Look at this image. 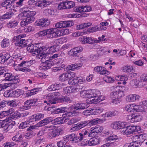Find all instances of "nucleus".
Wrapping results in <instances>:
<instances>
[{"label":"nucleus","mask_w":147,"mask_h":147,"mask_svg":"<svg viewBox=\"0 0 147 147\" xmlns=\"http://www.w3.org/2000/svg\"><path fill=\"white\" fill-rule=\"evenodd\" d=\"M124 87L117 86L111 87L112 91L110 94V97L112 100V102L115 104L121 101V98L124 96L123 88Z\"/></svg>","instance_id":"f257e3e1"},{"label":"nucleus","mask_w":147,"mask_h":147,"mask_svg":"<svg viewBox=\"0 0 147 147\" xmlns=\"http://www.w3.org/2000/svg\"><path fill=\"white\" fill-rule=\"evenodd\" d=\"M49 47L48 45L42 47L38 49V54L36 56L37 59H40L42 61H45V59L49 58L50 52L49 51Z\"/></svg>","instance_id":"f03ea898"},{"label":"nucleus","mask_w":147,"mask_h":147,"mask_svg":"<svg viewBox=\"0 0 147 147\" xmlns=\"http://www.w3.org/2000/svg\"><path fill=\"white\" fill-rule=\"evenodd\" d=\"M36 14L34 11H27L20 13L18 16V19L23 18L28 24L33 22L35 19L33 17Z\"/></svg>","instance_id":"7ed1b4c3"},{"label":"nucleus","mask_w":147,"mask_h":147,"mask_svg":"<svg viewBox=\"0 0 147 147\" xmlns=\"http://www.w3.org/2000/svg\"><path fill=\"white\" fill-rule=\"evenodd\" d=\"M100 94V92L98 90L94 89L84 90L80 92L81 97L84 98H95Z\"/></svg>","instance_id":"20e7f679"},{"label":"nucleus","mask_w":147,"mask_h":147,"mask_svg":"<svg viewBox=\"0 0 147 147\" xmlns=\"http://www.w3.org/2000/svg\"><path fill=\"white\" fill-rule=\"evenodd\" d=\"M127 125L124 128H122L121 130V133L125 136L128 135L132 134L134 132H136L139 131L140 129V127L138 125L129 126Z\"/></svg>","instance_id":"39448f33"},{"label":"nucleus","mask_w":147,"mask_h":147,"mask_svg":"<svg viewBox=\"0 0 147 147\" xmlns=\"http://www.w3.org/2000/svg\"><path fill=\"white\" fill-rule=\"evenodd\" d=\"M61 95L59 92H53V93H50L45 95V98L48 100V103L49 105L55 104L57 102L56 98L55 96H58Z\"/></svg>","instance_id":"423d86ee"},{"label":"nucleus","mask_w":147,"mask_h":147,"mask_svg":"<svg viewBox=\"0 0 147 147\" xmlns=\"http://www.w3.org/2000/svg\"><path fill=\"white\" fill-rule=\"evenodd\" d=\"M127 125V123L125 121H116L112 123L111 124V127L115 130H118L124 128Z\"/></svg>","instance_id":"0eeeda50"},{"label":"nucleus","mask_w":147,"mask_h":147,"mask_svg":"<svg viewBox=\"0 0 147 147\" xmlns=\"http://www.w3.org/2000/svg\"><path fill=\"white\" fill-rule=\"evenodd\" d=\"M49 58L45 59L44 61H42V63L40 64L39 66V69L42 71L47 70L50 69L53 64V62L51 60H49Z\"/></svg>","instance_id":"6e6552de"},{"label":"nucleus","mask_w":147,"mask_h":147,"mask_svg":"<svg viewBox=\"0 0 147 147\" xmlns=\"http://www.w3.org/2000/svg\"><path fill=\"white\" fill-rule=\"evenodd\" d=\"M35 61L34 60H30L29 61H24L22 62L20 64L14 63L13 65L15 69L17 71H20L21 66L24 65L25 66H30L32 64L34 63Z\"/></svg>","instance_id":"1a4fd4ad"},{"label":"nucleus","mask_w":147,"mask_h":147,"mask_svg":"<svg viewBox=\"0 0 147 147\" xmlns=\"http://www.w3.org/2000/svg\"><path fill=\"white\" fill-rule=\"evenodd\" d=\"M127 119L131 123L137 122L142 120V117L140 114L136 113L127 115Z\"/></svg>","instance_id":"9d476101"},{"label":"nucleus","mask_w":147,"mask_h":147,"mask_svg":"<svg viewBox=\"0 0 147 147\" xmlns=\"http://www.w3.org/2000/svg\"><path fill=\"white\" fill-rule=\"evenodd\" d=\"M103 109L101 108H95L90 110H87L84 111L83 113L86 115H97L102 112Z\"/></svg>","instance_id":"9b49d317"},{"label":"nucleus","mask_w":147,"mask_h":147,"mask_svg":"<svg viewBox=\"0 0 147 147\" xmlns=\"http://www.w3.org/2000/svg\"><path fill=\"white\" fill-rule=\"evenodd\" d=\"M78 114V112L75 111H69L65 114H63L62 117H61V123L66 122L69 120V117H72L77 115Z\"/></svg>","instance_id":"f8f14e48"},{"label":"nucleus","mask_w":147,"mask_h":147,"mask_svg":"<svg viewBox=\"0 0 147 147\" xmlns=\"http://www.w3.org/2000/svg\"><path fill=\"white\" fill-rule=\"evenodd\" d=\"M89 107L88 105L84 103H78L72 105L71 107L69 108L70 111H76L74 110H82L88 108Z\"/></svg>","instance_id":"ddd939ff"},{"label":"nucleus","mask_w":147,"mask_h":147,"mask_svg":"<svg viewBox=\"0 0 147 147\" xmlns=\"http://www.w3.org/2000/svg\"><path fill=\"white\" fill-rule=\"evenodd\" d=\"M63 130L61 128H57L56 129L50 131L48 134L49 138L52 139L62 134Z\"/></svg>","instance_id":"4468645a"},{"label":"nucleus","mask_w":147,"mask_h":147,"mask_svg":"<svg viewBox=\"0 0 147 147\" xmlns=\"http://www.w3.org/2000/svg\"><path fill=\"white\" fill-rule=\"evenodd\" d=\"M47 37L53 38L59 36L58 30L57 28H52L47 30Z\"/></svg>","instance_id":"2eb2a0df"},{"label":"nucleus","mask_w":147,"mask_h":147,"mask_svg":"<svg viewBox=\"0 0 147 147\" xmlns=\"http://www.w3.org/2000/svg\"><path fill=\"white\" fill-rule=\"evenodd\" d=\"M29 134L27 133L26 135H24V134L17 133L12 138V140L15 142H21L23 140V138L25 136L26 138L28 137L30 135Z\"/></svg>","instance_id":"dca6fc26"},{"label":"nucleus","mask_w":147,"mask_h":147,"mask_svg":"<svg viewBox=\"0 0 147 147\" xmlns=\"http://www.w3.org/2000/svg\"><path fill=\"white\" fill-rule=\"evenodd\" d=\"M38 99H37L28 100L24 102V106L22 107V108L24 110L29 109L30 108L31 106L34 105V104L36 103Z\"/></svg>","instance_id":"f3484780"},{"label":"nucleus","mask_w":147,"mask_h":147,"mask_svg":"<svg viewBox=\"0 0 147 147\" xmlns=\"http://www.w3.org/2000/svg\"><path fill=\"white\" fill-rule=\"evenodd\" d=\"M44 116V114L42 113L34 114L30 117L29 121V122H32L39 121L42 119Z\"/></svg>","instance_id":"a211bd4d"},{"label":"nucleus","mask_w":147,"mask_h":147,"mask_svg":"<svg viewBox=\"0 0 147 147\" xmlns=\"http://www.w3.org/2000/svg\"><path fill=\"white\" fill-rule=\"evenodd\" d=\"M83 50L82 47H78L71 49L69 51L68 53L70 55L74 56L76 55L78 53L81 52Z\"/></svg>","instance_id":"6ab92c4d"},{"label":"nucleus","mask_w":147,"mask_h":147,"mask_svg":"<svg viewBox=\"0 0 147 147\" xmlns=\"http://www.w3.org/2000/svg\"><path fill=\"white\" fill-rule=\"evenodd\" d=\"M32 44L31 45H29L28 47L27 48V50L29 52L32 53V55L33 56L36 55L37 56L38 54V49H37L36 47V44L35 45Z\"/></svg>","instance_id":"aec40b11"},{"label":"nucleus","mask_w":147,"mask_h":147,"mask_svg":"<svg viewBox=\"0 0 147 147\" xmlns=\"http://www.w3.org/2000/svg\"><path fill=\"white\" fill-rule=\"evenodd\" d=\"M67 41V38L65 37H62L58 39L54 40L51 42V45L56 46H59L60 44L66 42Z\"/></svg>","instance_id":"412c9836"},{"label":"nucleus","mask_w":147,"mask_h":147,"mask_svg":"<svg viewBox=\"0 0 147 147\" xmlns=\"http://www.w3.org/2000/svg\"><path fill=\"white\" fill-rule=\"evenodd\" d=\"M140 96L136 94H130L127 96L125 98L127 102H134L136 100H138Z\"/></svg>","instance_id":"4be33fe9"},{"label":"nucleus","mask_w":147,"mask_h":147,"mask_svg":"<svg viewBox=\"0 0 147 147\" xmlns=\"http://www.w3.org/2000/svg\"><path fill=\"white\" fill-rule=\"evenodd\" d=\"M8 115V117H9V116H11V115L12 114V118L13 119L15 118H17L18 117H20L21 115L18 112H15L13 113L14 111V110L12 108H11L9 110L5 111Z\"/></svg>","instance_id":"5701e85b"},{"label":"nucleus","mask_w":147,"mask_h":147,"mask_svg":"<svg viewBox=\"0 0 147 147\" xmlns=\"http://www.w3.org/2000/svg\"><path fill=\"white\" fill-rule=\"evenodd\" d=\"M51 3L50 1L45 0L39 1L35 3V6L40 7H44L49 5Z\"/></svg>","instance_id":"b1692460"},{"label":"nucleus","mask_w":147,"mask_h":147,"mask_svg":"<svg viewBox=\"0 0 147 147\" xmlns=\"http://www.w3.org/2000/svg\"><path fill=\"white\" fill-rule=\"evenodd\" d=\"M53 119L51 117H47L42 120L36 124L37 127H40L46 125L50 122L53 120Z\"/></svg>","instance_id":"393cba45"},{"label":"nucleus","mask_w":147,"mask_h":147,"mask_svg":"<svg viewBox=\"0 0 147 147\" xmlns=\"http://www.w3.org/2000/svg\"><path fill=\"white\" fill-rule=\"evenodd\" d=\"M94 71L102 75H106L108 72V71L104 67L101 66H97L95 67Z\"/></svg>","instance_id":"a878e982"},{"label":"nucleus","mask_w":147,"mask_h":147,"mask_svg":"<svg viewBox=\"0 0 147 147\" xmlns=\"http://www.w3.org/2000/svg\"><path fill=\"white\" fill-rule=\"evenodd\" d=\"M64 138L67 141V140L71 141L73 142H78L77 136L74 134H71L65 136L64 137Z\"/></svg>","instance_id":"bb28decb"},{"label":"nucleus","mask_w":147,"mask_h":147,"mask_svg":"<svg viewBox=\"0 0 147 147\" xmlns=\"http://www.w3.org/2000/svg\"><path fill=\"white\" fill-rule=\"evenodd\" d=\"M137 136H135L132 137L133 146L134 147H138L141 146L142 143V141L140 140L138 138Z\"/></svg>","instance_id":"cd10ccee"},{"label":"nucleus","mask_w":147,"mask_h":147,"mask_svg":"<svg viewBox=\"0 0 147 147\" xmlns=\"http://www.w3.org/2000/svg\"><path fill=\"white\" fill-rule=\"evenodd\" d=\"M82 66V64L78 63L72 64L68 66L67 67L68 70H75L76 69H79Z\"/></svg>","instance_id":"c85d7f7f"},{"label":"nucleus","mask_w":147,"mask_h":147,"mask_svg":"<svg viewBox=\"0 0 147 147\" xmlns=\"http://www.w3.org/2000/svg\"><path fill=\"white\" fill-rule=\"evenodd\" d=\"M91 37L86 36H83L80 37L79 38V41L82 44H90Z\"/></svg>","instance_id":"c756f323"},{"label":"nucleus","mask_w":147,"mask_h":147,"mask_svg":"<svg viewBox=\"0 0 147 147\" xmlns=\"http://www.w3.org/2000/svg\"><path fill=\"white\" fill-rule=\"evenodd\" d=\"M12 57L14 63H19L20 62L23 58L22 56H20L19 54H17L16 53L13 54Z\"/></svg>","instance_id":"7c9ffc66"},{"label":"nucleus","mask_w":147,"mask_h":147,"mask_svg":"<svg viewBox=\"0 0 147 147\" xmlns=\"http://www.w3.org/2000/svg\"><path fill=\"white\" fill-rule=\"evenodd\" d=\"M4 77L5 78L4 80L6 81H11L16 79L17 77L13 76L12 74L10 73L5 74Z\"/></svg>","instance_id":"2f4dec72"},{"label":"nucleus","mask_w":147,"mask_h":147,"mask_svg":"<svg viewBox=\"0 0 147 147\" xmlns=\"http://www.w3.org/2000/svg\"><path fill=\"white\" fill-rule=\"evenodd\" d=\"M10 55L7 53L3 54L2 55L0 56V63H3L8 60L10 57Z\"/></svg>","instance_id":"473e14b6"},{"label":"nucleus","mask_w":147,"mask_h":147,"mask_svg":"<svg viewBox=\"0 0 147 147\" xmlns=\"http://www.w3.org/2000/svg\"><path fill=\"white\" fill-rule=\"evenodd\" d=\"M24 93V91L23 90L17 89L12 91V96L13 97H18Z\"/></svg>","instance_id":"72a5a7b5"},{"label":"nucleus","mask_w":147,"mask_h":147,"mask_svg":"<svg viewBox=\"0 0 147 147\" xmlns=\"http://www.w3.org/2000/svg\"><path fill=\"white\" fill-rule=\"evenodd\" d=\"M44 14L47 16L53 17L55 16L54 10L52 9H45L43 11Z\"/></svg>","instance_id":"f704fd0d"},{"label":"nucleus","mask_w":147,"mask_h":147,"mask_svg":"<svg viewBox=\"0 0 147 147\" xmlns=\"http://www.w3.org/2000/svg\"><path fill=\"white\" fill-rule=\"evenodd\" d=\"M118 137L117 136L115 135H113L112 136H109L105 139L106 141L109 143L113 142L114 141L118 140Z\"/></svg>","instance_id":"c9c22d12"},{"label":"nucleus","mask_w":147,"mask_h":147,"mask_svg":"<svg viewBox=\"0 0 147 147\" xmlns=\"http://www.w3.org/2000/svg\"><path fill=\"white\" fill-rule=\"evenodd\" d=\"M26 36L25 34H20L18 36H14L12 40L13 42H15V45H16L18 44V42L20 39Z\"/></svg>","instance_id":"e433bc0d"},{"label":"nucleus","mask_w":147,"mask_h":147,"mask_svg":"<svg viewBox=\"0 0 147 147\" xmlns=\"http://www.w3.org/2000/svg\"><path fill=\"white\" fill-rule=\"evenodd\" d=\"M61 28H65L72 26V23L71 21H61Z\"/></svg>","instance_id":"4c0bfd02"},{"label":"nucleus","mask_w":147,"mask_h":147,"mask_svg":"<svg viewBox=\"0 0 147 147\" xmlns=\"http://www.w3.org/2000/svg\"><path fill=\"white\" fill-rule=\"evenodd\" d=\"M61 84H55L50 86L48 88V90L49 91H54L58 90Z\"/></svg>","instance_id":"58836bf2"},{"label":"nucleus","mask_w":147,"mask_h":147,"mask_svg":"<svg viewBox=\"0 0 147 147\" xmlns=\"http://www.w3.org/2000/svg\"><path fill=\"white\" fill-rule=\"evenodd\" d=\"M89 146H94L97 145L99 143V141L97 138H94L90 139L89 141Z\"/></svg>","instance_id":"ea45409f"},{"label":"nucleus","mask_w":147,"mask_h":147,"mask_svg":"<svg viewBox=\"0 0 147 147\" xmlns=\"http://www.w3.org/2000/svg\"><path fill=\"white\" fill-rule=\"evenodd\" d=\"M121 69L124 72H130L133 70L132 66L126 65L123 67Z\"/></svg>","instance_id":"a19ab883"},{"label":"nucleus","mask_w":147,"mask_h":147,"mask_svg":"<svg viewBox=\"0 0 147 147\" xmlns=\"http://www.w3.org/2000/svg\"><path fill=\"white\" fill-rule=\"evenodd\" d=\"M18 23L17 20H11L8 23L7 25L8 28H14L18 25Z\"/></svg>","instance_id":"79ce46f5"},{"label":"nucleus","mask_w":147,"mask_h":147,"mask_svg":"<svg viewBox=\"0 0 147 147\" xmlns=\"http://www.w3.org/2000/svg\"><path fill=\"white\" fill-rule=\"evenodd\" d=\"M13 15V13L11 11L7 12L5 14H4L1 16L0 17V18H1L0 19H10Z\"/></svg>","instance_id":"37998d69"},{"label":"nucleus","mask_w":147,"mask_h":147,"mask_svg":"<svg viewBox=\"0 0 147 147\" xmlns=\"http://www.w3.org/2000/svg\"><path fill=\"white\" fill-rule=\"evenodd\" d=\"M66 9H69L72 8L75 6L74 2L72 1L65 2Z\"/></svg>","instance_id":"c03bdc74"},{"label":"nucleus","mask_w":147,"mask_h":147,"mask_svg":"<svg viewBox=\"0 0 147 147\" xmlns=\"http://www.w3.org/2000/svg\"><path fill=\"white\" fill-rule=\"evenodd\" d=\"M58 31L59 33H58V34L59 36L67 35L69 32V29H63L61 30H58Z\"/></svg>","instance_id":"a18cd8bd"},{"label":"nucleus","mask_w":147,"mask_h":147,"mask_svg":"<svg viewBox=\"0 0 147 147\" xmlns=\"http://www.w3.org/2000/svg\"><path fill=\"white\" fill-rule=\"evenodd\" d=\"M99 98L96 99L94 98H90L86 100V103L88 105L94 103H96L98 102L99 100Z\"/></svg>","instance_id":"49530a36"},{"label":"nucleus","mask_w":147,"mask_h":147,"mask_svg":"<svg viewBox=\"0 0 147 147\" xmlns=\"http://www.w3.org/2000/svg\"><path fill=\"white\" fill-rule=\"evenodd\" d=\"M132 112H138L141 111L142 109H141V106L138 105H135V104H132Z\"/></svg>","instance_id":"de8ad7c7"},{"label":"nucleus","mask_w":147,"mask_h":147,"mask_svg":"<svg viewBox=\"0 0 147 147\" xmlns=\"http://www.w3.org/2000/svg\"><path fill=\"white\" fill-rule=\"evenodd\" d=\"M10 45L9 41L8 39L5 38L3 39L1 43L2 47L5 48L8 47Z\"/></svg>","instance_id":"09e8293b"},{"label":"nucleus","mask_w":147,"mask_h":147,"mask_svg":"<svg viewBox=\"0 0 147 147\" xmlns=\"http://www.w3.org/2000/svg\"><path fill=\"white\" fill-rule=\"evenodd\" d=\"M109 24V23L105 21L100 23V30H105L107 29V26Z\"/></svg>","instance_id":"8fccbe9b"},{"label":"nucleus","mask_w":147,"mask_h":147,"mask_svg":"<svg viewBox=\"0 0 147 147\" xmlns=\"http://www.w3.org/2000/svg\"><path fill=\"white\" fill-rule=\"evenodd\" d=\"M40 89V88L33 89L30 90V91H28L27 93V94L28 96H31L35 94L38 92Z\"/></svg>","instance_id":"3c124183"},{"label":"nucleus","mask_w":147,"mask_h":147,"mask_svg":"<svg viewBox=\"0 0 147 147\" xmlns=\"http://www.w3.org/2000/svg\"><path fill=\"white\" fill-rule=\"evenodd\" d=\"M44 19H41L36 21L35 23V25L37 26H40L41 27H44Z\"/></svg>","instance_id":"603ef678"},{"label":"nucleus","mask_w":147,"mask_h":147,"mask_svg":"<svg viewBox=\"0 0 147 147\" xmlns=\"http://www.w3.org/2000/svg\"><path fill=\"white\" fill-rule=\"evenodd\" d=\"M76 125H77L79 129L86 125H88V121H87L81 122L80 123H78Z\"/></svg>","instance_id":"864d4df0"},{"label":"nucleus","mask_w":147,"mask_h":147,"mask_svg":"<svg viewBox=\"0 0 147 147\" xmlns=\"http://www.w3.org/2000/svg\"><path fill=\"white\" fill-rule=\"evenodd\" d=\"M103 80L104 81L108 83H112L114 82L115 80L113 77L109 76L104 78Z\"/></svg>","instance_id":"5fc2aeb1"},{"label":"nucleus","mask_w":147,"mask_h":147,"mask_svg":"<svg viewBox=\"0 0 147 147\" xmlns=\"http://www.w3.org/2000/svg\"><path fill=\"white\" fill-rule=\"evenodd\" d=\"M67 107H61L55 110V113L56 114L63 113L67 111Z\"/></svg>","instance_id":"6e6d98bb"},{"label":"nucleus","mask_w":147,"mask_h":147,"mask_svg":"<svg viewBox=\"0 0 147 147\" xmlns=\"http://www.w3.org/2000/svg\"><path fill=\"white\" fill-rule=\"evenodd\" d=\"M27 44V42L26 40L25 39L21 38L19 40V41L18 42V44L17 45V46L19 47H23L25 46V45Z\"/></svg>","instance_id":"4d7b16f0"},{"label":"nucleus","mask_w":147,"mask_h":147,"mask_svg":"<svg viewBox=\"0 0 147 147\" xmlns=\"http://www.w3.org/2000/svg\"><path fill=\"white\" fill-rule=\"evenodd\" d=\"M140 81L139 80L134 79L130 82V84L134 88H137L138 86Z\"/></svg>","instance_id":"13d9d810"},{"label":"nucleus","mask_w":147,"mask_h":147,"mask_svg":"<svg viewBox=\"0 0 147 147\" xmlns=\"http://www.w3.org/2000/svg\"><path fill=\"white\" fill-rule=\"evenodd\" d=\"M97 135L93 127L91 128L88 132L89 137H94Z\"/></svg>","instance_id":"bf43d9fd"},{"label":"nucleus","mask_w":147,"mask_h":147,"mask_svg":"<svg viewBox=\"0 0 147 147\" xmlns=\"http://www.w3.org/2000/svg\"><path fill=\"white\" fill-rule=\"evenodd\" d=\"M11 85L10 83H5L0 84V91H2L7 88Z\"/></svg>","instance_id":"052dcab7"},{"label":"nucleus","mask_w":147,"mask_h":147,"mask_svg":"<svg viewBox=\"0 0 147 147\" xmlns=\"http://www.w3.org/2000/svg\"><path fill=\"white\" fill-rule=\"evenodd\" d=\"M67 142V140L64 139L58 142L57 143V145L58 147H63L65 146Z\"/></svg>","instance_id":"680f3d73"},{"label":"nucleus","mask_w":147,"mask_h":147,"mask_svg":"<svg viewBox=\"0 0 147 147\" xmlns=\"http://www.w3.org/2000/svg\"><path fill=\"white\" fill-rule=\"evenodd\" d=\"M98 30H100L99 29L98 26H96L91 28H89L87 30V32L90 33H92L94 32H96Z\"/></svg>","instance_id":"e2e57ef3"},{"label":"nucleus","mask_w":147,"mask_h":147,"mask_svg":"<svg viewBox=\"0 0 147 147\" xmlns=\"http://www.w3.org/2000/svg\"><path fill=\"white\" fill-rule=\"evenodd\" d=\"M37 1L35 0H29L28 2V7H27L30 9L34 7V5H35V2H36Z\"/></svg>","instance_id":"0e129e2a"},{"label":"nucleus","mask_w":147,"mask_h":147,"mask_svg":"<svg viewBox=\"0 0 147 147\" xmlns=\"http://www.w3.org/2000/svg\"><path fill=\"white\" fill-rule=\"evenodd\" d=\"M93 128L97 134L100 133L103 129V127L102 126L99 125L96 126Z\"/></svg>","instance_id":"69168bd1"},{"label":"nucleus","mask_w":147,"mask_h":147,"mask_svg":"<svg viewBox=\"0 0 147 147\" xmlns=\"http://www.w3.org/2000/svg\"><path fill=\"white\" fill-rule=\"evenodd\" d=\"M29 121H25L21 123L19 125V127L20 129L25 128L28 126L27 125L29 123Z\"/></svg>","instance_id":"338daca9"},{"label":"nucleus","mask_w":147,"mask_h":147,"mask_svg":"<svg viewBox=\"0 0 147 147\" xmlns=\"http://www.w3.org/2000/svg\"><path fill=\"white\" fill-rule=\"evenodd\" d=\"M138 136V138L142 141V142L145 140L147 139V134H142L139 135H137Z\"/></svg>","instance_id":"774afa93"}]
</instances>
